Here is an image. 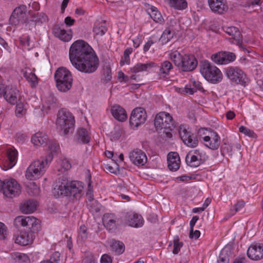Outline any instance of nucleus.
<instances>
[{
	"label": "nucleus",
	"mask_w": 263,
	"mask_h": 263,
	"mask_svg": "<svg viewBox=\"0 0 263 263\" xmlns=\"http://www.w3.org/2000/svg\"><path fill=\"white\" fill-rule=\"evenodd\" d=\"M173 68V66L171 62L168 61H164L161 63L158 76L160 78H165L167 76L170 71Z\"/></svg>",
	"instance_id": "nucleus-33"
},
{
	"label": "nucleus",
	"mask_w": 263,
	"mask_h": 263,
	"mask_svg": "<svg viewBox=\"0 0 263 263\" xmlns=\"http://www.w3.org/2000/svg\"><path fill=\"white\" fill-rule=\"evenodd\" d=\"M24 77L30 83L32 87H36L37 83V77L34 73L26 72L24 73Z\"/></svg>",
	"instance_id": "nucleus-42"
},
{
	"label": "nucleus",
	"mask_w": 263,
	"mask_h": 263,
	"mask_svg": "<svg viewBox=\"0 0 263 263\" xmlns=\"http://www.w3.org/2000/svg\"><path fill=\"white\" fill-rule=\"evenodd\" d=\"M60 258V253L59 252H54L51 257L52 261H49V263H58Z\"/></svg>",
	"instance_id": "nucleus-57"
},
{
	"label": "nucleus",
	"mask_w": 263,
	"mask_h": 263,
	"mask_svg": "<svg viewBox=\"0 0 263 263\" xmlns=\"http://www.w3.org/2000/svg\"><path fill=\"white\" fill-rule=\"evenodd\" d=\"M192 151L193 152L194 155H196V156H197V157H200L201 156V160L203 161H205V160L208 158V157L205 156V153L203 154V153L200 152L199 149H195Z\"/></svg>",
	"instance_id": "nucleus-58"
},
{
	"label": "nucleus",
	"mask_w": 263,
	"mask_h": 263,
	"mask_svg": "<svg viewBox=\"0 0 263 263\" xmlns=\"http://www.w3.org/2000/svg\"><path fill=\"white\" fill-rule=\"evenodd\" d=\"M247 255L249 258L254 260L263 258V244L251 245L248 249Z\"/></svg>",
	"instance_id": "nucleus-20"
},
{
	"label": "nucleus",
	"mask_w": 263,
	"mask_h": 263,
	"mask_svg": "<svg viewBox=\"0 0 263 263\" xmlns=\"http://www.w3.org/2000/svg\"><path fill=\"white\" fill-rule=\"evenodd\" d=\"M69 59L72 65L79 71L91 73L97 70L99 59L92 47L83 40H77L69 49Z\"/></svg>",
	"instance_id": "nucleus-1"
},
{
	"label": "nucleus",
	"mask_w": 263,
	"mask_h": 263,
	"mask_svg": "<svg viewBox=\"0 0 263 263\" xmlns=\"http://www.w3.org/2000/svg\"><path fill=\"white\" fill-rule=\"evenodd\" d=\"M245 204V202L243 200H239L238 201L237 203L234 205V209H231V211L233 212L234 211V213H232V214H234L236 212L239 211L240 209H241L242 208L244 207Z\"/></svg>",
	"instance_id": "nucleus-53"
},
{
	"label": "nucleus",
	"mask_w": 263,
	"mask_h": 263,
	"mask_svg": "<svg viewBox=\"0 0 263 263\" xmlns=\"http://www.w3.org/2000/svg\"><path fill=\"white\" fill-rule=\"evenodd\" d=\"M86 194L88 197V200L90 201L92 200H93L92 187L91 186L90 182L88 183V191H87Z\"/></svg>",
	"instance_id": "nucleus-62"
},
{
	"label": "nucleus",
	"mask_w": 263,
	"mask_h": 263,
	"mask_svg": "<svg viewBox=\"0 0 263 263\" xmlns=\"http://www.w3.org/2000/svg\"><path fill=\"white\" fill-rule=\"evenodd\" d=\"M48 145L50 151L48 155H52L53 158V155L57 154L60 150L59 144L55 140H51Z\"/></svg>",
	"instance_id": "nucleus-43"
},
{
	"label": "nucleus",
	"mask_w": 263,
	"mask_h": 263,
	"mask_svg": "<svg viewBox=\"0 0 263 263\" xmlns=\"http://www.w3.org/2000/svg\"><path fill=\"white\" fill-rule=\"evenodd\" d=\"M179 135L184 144L190 147H195L198 144V140L196 136L185 128H180Z\"/></svg>",
	"instance_id": "nucleus-16"
},
{
	"label": "nucleus",
	"mask_w": 263,
	"mask_h": 263,
	"mask_svg": "<svg viewBox=\"0 0 263 263\" xmlns=\"http://www.w3.org/2000/svg\"><path fill=\"white\" fill-rule=\"evenodd\" d=\"M200 72L203 77L212 84L220 83L223 75L220 69L208 60L201 61L199 64Z\"/></svg>",
	"instance_id": "nucleus-4"
},
{
	"label": "nucleus",
	"mask_w": 263,
	"mask_h": 263,
	"mask_svg": "<svg viewBox=\"0 0 263 263\" xmlns=\"http://www.w3.org/2000/svg\"><path fill=\"white\" fill-rule=\"evenodd\" d=\"M102 220L104 226L109 231H113L118 226L124 224L122 216L117 218L114 214H104Z\"/></svg>",
	"instance_id": "nucleus-15"
},
{
	"label": "nucleus",
	"mask_w": 263,
	"mask_h": 263,
	"mask_svg": "<svg viewBox=\"0 0 263 263\" xmlns=\"http://www.w3.org/2000/svg\"><path fill=\"white\" fill-rule=\"evenodd\" d=\"M239 132L244 134L246 136H248L249 137L252 138H255L256 136L253 131L243 126H241L239 128Z\"/></svg>",
	"instance_id": "nucleus-50"
},
{
	"label": "nucleus",
	"mask_w": 263,
	"mask_h": 263,
	"mask_svg": "<svg viewBox=\"0 0 263 263\" xmlns=\"http://www.w3.org/2000/svg\"><path fill=\"white\" fill-rule=\"evenodd\" d=\"M223 51H220L211 56L212 60L217 64H224V58Z\"/></svg>",
	"instance_id": "nucleus-44"
},
{
	"label": "nucleus",
	"mask_w": 263,
	"mask_h": 263,
	"mask_svg": "<svg viewBox=\"0 0 263 263\" xmlns=\"http://www.w3.org/2000/svg\"><path fill=\"white\" fill-rule=\"evenodd\" d=\"M170 57L174 64L182 71H192L197 67L198 65L196 58L192 54L182 55L176 50L172 51Z\"/></svg>",
	"instance_id": "nucleus-3"
},
{
	"label": "nucleus",
	"mask_w": 263,
	"mask_h": 263,
	"mask_svg": "<svg viewBox=\"0 0 263 263\" xmlns=\"http://www.w3.org/2000/svg\"><path fill=\"white\" fill-rule=\"evenodd\" d=\"M124 224L134 228L141 227L143 225L144 220L141 215L134 212H127L122 216Z\"/></svg>",
	"instance_id": "nucleus-14"
},
{
	"label": "nucleus",
	"mask_w": 263,
	"mask_h": 263,
	"mask_svg": "<svg viewBox=\"0 0 263 263\" xmlns=\"http://www.w3.org/2000/svg\"><path fill=\"white\" fill-rule=\"evenodd\" d=\"M107 31L106 22L103 20H97L95 23L92 29V32L95 36H102Z\"/></svg>",
	"instance_id": "nucleus-29"
},
{
	"label": "nucleus",
	"mask_w": 263,
	"mask_h": 263,
	"mask_svg": "<svg viewBox=\"0 0 263 263\" xmlns=\"http://www.w3.org/2000/svg\"><path fill=\"white\" fill-rule=\"evenodd\" d=\"M129 158L132 163L137 166L144 165L147 160L145 153L138 148L134 149L129 153Z\"/></svg>",
	"instance_id": "nucleus-18"
},
{
	"label": "nucleus",
	"mask_w": 263,
	"mask_h": 263,
	"mask_svg": "<svg viewBox=\"0 0 263 263\" xmlns=\"http://www.w3.org/2000/svg\"><path fill=\"white\" fill-rule=\"evenodd\" d=\"M50 141L47 135L42 133H36L31 138L32 143L36 146L47 145Z\"/></svg>",
	"instance_id": "nucleus-30"
},
{
	"label": "nucleus",
	"mask_w": 263,
	"mask_h": 263,
	"mask_svg": "<svg viewBox=\"0 0 263 263\" xmlns=\"http://www.w3.org/2000/svg\"><path fill=\"white\" fill-rule=\"evenodd\" d=\"M62 167L65 170L67 171L71 168V164L69 161L66 159H64L61 163Z\"/></svg>",
	"instance_id": "nucleus-61"
},
{
	"label": "nucleus",
	"mask_w": 263,
	"mask_h": 263,
	"mask_svg": "<svg viewBox=\"0 0 263 263\" xmlns=\"http://www.w3.org/2000/svg\"><path fill=\"white\" fill-rule=\"evenodd\" d=\"M75 22V20L72 18L70 16H67L64 20L65 24L69 26L73 25Z\"/></svg>",
	"instance_id": "nucleus-64"
},
{
	"label": "nucleus",
	"mask_w": 263,
	"mask_h": 263,
	"mask_svg": "<svg viewBox=\"0 0 263 263\" xmlns=\"http://www.w3.org/2000/svg\"><path fill=\"white\" fill-rule=\"evenodd\" d=\"M111 248L112 250L117 254H122L125 250L124 243L119 240H112Z\"/></svg>",
	"instance_id": "nucleus-40"
},
{
	"label": "nucleus",
	"mask_w": 263,
	"mask_h": 263,
	"mask_svg": "<svg viewBox=\"0 0 263 263\" xmlns=\"http://www.w3.org/2000/svg\"><path fill=\"white\" fill-rule=\"evenodd\" d=\"M54 79L58 89L61 92H67L72 87V77L70 72L64 67H60L54 73Z\"/></svg>",
	"instance_id": "nucleus-8"
},
{
	"label": "nucleus",
	"mask_w": 263,
	"mask_h": 263,
	"mask_svg": "<svg viewBox=\"0 0 263 263\" xmlns=\"http://www.w3.org/2000/svg\"><path fill=\"white\" fill-rule=\"evenodd\" d=\"M197 157L192 151L189 152L185 157L186 164L191 167L198 166L203 161L201 160V156L200 157Z\"/></svg>",
	"instance_id": "nucleus-32"
},
{
	"label": "nucleus",
	"mask_w": 263,
	"mask_h": 263,
	"mask_svg": "<svg viewBox=\"0 0 263 263\" xmlns=\"http://www.w3.org/2000/svg\"><path fill=\"white\" fill-rule=\"evenodd\" d=\"M112 258L107 254H103L100 260V263H112Z\"/></svg>",
	"instance_id": "nucleus-56"
},
{
	"label": "nucleus",
	"mask_w": 263,
	"mask_h": 263,
	"mask_svg": "<svg viewBox=\"0 0 263 263\" xmlns=\"http://www.w3.org/2000/svg\"><path fill=\"white\" fill-rule=\"evenodd\" d=\"M0 192L7 197L13 198L20 194L21 186L15 179L5 180L0 182Z\"/></svg>",
	"instance_id": "nucleus-10"
},
{
	"label": "nucleus",
	"mask_w": 263,
	"mask_h": 263,
	"mask_svg": "<svg viewBox=\"0 0 263 263\" xmlns=\"http://www.w3.org/2000/svg\"><path fill=\"white\" fill-rule=\"evenodd\" d=\"M52 160V155H48L41 160H37L32 162L27 168L26 177L30 180L36 179L42 176Z\"/></svg>",
	"instance_id": "nucleus-6"
},
{
	"label": "nucleus",
	"mask_w": 263,
	"mask_h": 263,
	"mask_svg": "<svg viewBox=\"0 0 263 263\" xmlns=\"http://www.w3.org/2000/svg\"><path fill=\"white\" fill-rule=\"evenodd\" d=\"M203 140L206 142L205 145L212 150L217 149L220 144V137L214 131L211 132L210 136H204Z\"/></svg>",
	"instance_id": "nucleus-19"
},
{
	"label": "nucleus",
	"mask_w": 263,
	"mask_h": 263,
	"mask_svg": "<svg viewBox=\"0 0 263 263\" xmlns=\"http://www.w3.org/2000/svg\"><path fill=\"white\" fill-rule=\"evenodd\" d=\"M177 25L176 20H173L170 21V25L165 29L162 34L159 41L162 44H165L168 43L173 37L174 34L176 33V29L174 28V26Z\"/></svg>",
	"instance_id": "nucleus-23"
},
{
	"label": "nucleus",
	"mask_w": 263,
	"mask_h": 263,
	"mask_svg": "<svg viewBox=\"0 0 263 263\" xmlns=\"http://www.w3.org/2000/svg\"><path fill=\"white\" fill-rule=\"evenodd\" d=\"M232 146L229 144L224 142L221 147V152L222 155H224L225 153L228 154L230 156H232Z\"/></svg>",
	"instance_id": "nucleus-49"
},
{
	"label": "nucleus",
	"mask_w": 263,
	"mask_h": 263,
	"mask_svg": "<svg viewBox=\"0 0 263 263\" xmlns=\"http://www.w3.org/2000/svg\"><path fill=\"white\" fill-rule=\"evenodd\" d=\"M171 7L178 10L185 9L187 7V3L186 0H168Z\"/></svg>",
	"instance_id": "nucleus-38"
},
{
	"label": "nucleus",
	"mask_w": 263,
	"mask_h": 263,
	"mask_svg": "<svg viewBox=\"0 0 263 263\" xmlns=\"http://www.w3.org/2000/svg\"><path fill=\"white\" fill-rule=\"evenodd\" d=\"M52 33L54 36L59 37L61 40L64 42H68L72 38L71 30H70L68 33L64 29L60 27L59 25H56L53 27Z\"/></svg>",
	"instance_id": "nucleus-26"
},
{
	"label": "nucleus",
	"mask_w": 263,
	"mask_h": 263,
	"mask_svg": "<svg viewBox=\"0 0 263 263\" xmlns=\"http://www.w3.org/2000/svg\"><path fill=\"white\" fill-rule=\"evenodd\" d=\"M86 231L87 229L84 225L80 227L79 234L81 235L82 239H86L87 238Z\"/></svg>",
	"instance_id": "nucleus-60"
},
{
	"label": "nucleus",
	"mask_w": 263,
	"mask_h": 263,
	"mask_svg": "<svg viewBox=\"0 0 263 263\" xmlns=\"http://www.w3.org/2000/svg\"><path fill=\"white\" fill-rule=\"evenodd\" d=\"M14 225L17 228L26 227L34 233H37L41 229L40 221L33 216H17L14 219Z\"/></svg>",
	"instance_id": "nucleus-9"
},
{
	"label": "nucleus",
	"mask_w": 263,
	"mask_h": 263,
	"mask_svg": "<svg viewBox=\"0 0 263 263\" xmlns=\"http://www.w3.org/2000/svg\"><path fill=\"white\" fill-rule=\"evenodd\" d=\"M209 6L212 12L222 14L227 9L226 0H208Z\"/></svg>",
	"instance_id": "nucleus-24"
},
{
	"label": "nucleus",
	"mask_w": 263,
	"mask_h": 263,
	"mask_svg": "<svg viewBox=\"0 0 263 263\" xmlns=\"http://www.w3.org/2000/svg\"><path fill=\"white\" fill-rule=\"evenodd\" d=\"M223 30L228 34L232 36V38L235 41L236 44L242 50L246 51L248 52H249L242 44V35L237 27L234 26L227 27L223 28Z\"/></svg>",
	"instance_id": "nucleus-17"
},
{
	"label": "nucleus",
	"mask_w": 263,
	"mask_h": 263,
	"mask_svg": "<svg viewBox=\"0 0 263 263\" xmlns=\"http://www.w3.org/2000/svg\"><path fill=\"white\" fill-rule=\"evenodd\" d=\"M111 112L113 117L120 122L125 121L127 118L125 110L119 105H114L111 108Z\"/></svg>",
	"instance_id": "nucleus-28"
},
{
	"label": "nucleus",
	"mask_w": 263,
	"mask_h": 263,
	"mask_svg": "<svg viewBox=\"0 0 263 263\" xmlns=\"http://www.w3.org/2000/svg\"><path fill=\"white\" fill-rule=\"evenodd\" d=\"M7 234V228L4 223L0 222V239L5 240Z\"/></svg>",
	"instance_id": "nucleus-51"
},
{
	"label": "nucleus",
	"mask_w": 263,
	"mask_h": 263,
	"mask_svg": "<svg viewBox=\"0 0 263 263\" xmlns=\"http://www.w3.org/2000/svg\"><path fill=\"white\" fill-rule=\"evenodd\" d=\"M224 58V64H227L234 61L236 59L235 53L230 52L223 51Z\"/></svg>",
	"instance_id": "nucleus-48"
},
{
	"label": "nucleus",
	"mask_w": 263,
	"mask_h": 263,
	"mask_svg": "<svg viewBox=\"0 0 263 263\" xmlns=\"http://www.w3.org/2000/svg\"><path fill=\"white\" fill-rule=\"evenodd\" d=\"M227 77L233 83L245 86L248 78L244 71L238 67L229 66L225 69Z\"/></svg>",
	"instance_id": "nucleus-11"
},
{
	"label": "nucleus",
	"mask_w": 263,
	"mask_h": 263,
	"mask_svg": "<svg viewBox=\"0 0 263 263\" xmlns=\"http://www.w3.org/2000/svg\"><path fill=\"white\" fill-rule=\"evenodd\" d=\"M24 24H26V27L30 30L34 29L36 26L37 25L36 23L34 21V20L32 18V17H31V19L30 20H28L27 18L26 22H25Z\"/></svg>",
	"instance_id": "nucleus-52"
},
{
	"label": "nucleus",
	"mask_w": 263,
	"mask_h": 263,
	"mask_svg": "<svg viewBox=\"0 0 263 263\" xmlns=\"http://www.w3.org/2000/svg\"><path fill=\"white\" fill-rule=\"evenodd\" d=\"M37 25H40L48 21L47 16L44 13H37L32 16Z\"/></svg>",
	"instance_id": "nucleus-41"
},
{
	"label": "nucleus",
	"mask_w": 263,
	"mask_h": 263,
	"mask_svg": "<svg viewBox=\"0 0 263 263\" xmlns=\"http://www.w3.org/2000/svg\"><path fill=\"white\" fill-rule=\"evenodd\" d=\"M82 263H97L94 256L90 254L86 256L83 260Z\"/></svg>",
	"instance_id": "nucleus-55"
},
{
	"label": "nucleus",
	"mask_w": 263,
	"mask_h": 263,
	"mask_svg": "<svg viewBox=\"0 0 263 263\" xmlns=\"http://www.w3.org/2000/svg\"><path fill=\"white\" fill-rule=\"evenodd\" d=\"M59 103L57 99L54 96L52 93H49L45 98L43 104V108L44 109L48 110H54L59 107Z\"/></svg>",
	"instance_id": "nucleus-27"
},
{
	"label": "nucleus",
	"mask_w": 263,
	"mask_h": 263,
	"mask_svg": "<svg viewBox=\"0 0 263 263\" xmlns=\"http://www.w3.org/2000/svg\"><path fill=\"white\" fill-rule=\"evenodd\" d=\"M35 233L30 231V230H25V231H22L19 235L15 239L16 243L21 246H26L31 243L34 237Z\"/></svg>",
	"instance_id": "nucleus-21"
},
{
	"label": "nucleus",
	"mask_w": 263,
	"mask_h": 263,
	"mask_svg": "<svg viewBox=\"0 0 263 263\" xmlns=\"http://www.w3.org/2000/svg\"><path fill=\"white\" fill-rule=\"evenodd\" d=\"M26 12L27 7L25 5H21L16 8L10 17V24L14 26L24 24L27 20Z\"/></svg>",
	"instance_id": "nucleus-13"
},
{
	"label": "nucleus",
	"mask_w": 263,
	"mask_h": 263,
	"mask_svg": "<svg viewBox=\"0 0 263 263\" xmlns=\"http://www.w3.org/2000/svg\"><path fill=\"white\" fill-rule=\"evenodd\" d=\"M156 66V64L152 62L145 64L137 63L133 68H130V71L132 73H136L143 71H147L152 67Z\"/></svg>",
	"instance_id": "nucleus-34"
},
{
	"label": "nucleus",
	"mask_w": 263,
	"mask_h": 263,
	"mask_svg": "<svg viewBox=\"0 0 263 263\" xmlns=\"http://www.w3.org/2000/svg\"><path fill=\"white\" fill-rule=\"evenodd\" d=\"M147 115L142 107H137L133 110L129 118V125L133 129H137L146 121Z\"/></svg>",
	"instance_id": "nucleus-12"
},
{
	"label": "nucleus",
	"mask_w": 263,
	"mask_h": 263,
	"mask_svg": "<svg viewBox=\"0 0 263 263\" xmlns=\"http://www.w3.org/2000/svg\"><path fill=\"white\" fill-rule=\"evenodd\" d=\"M154 124L157 130L163 129V133L167 138L172 137L171 132L176 126L173 117L169 113L164 111L158 113L155 117Z\"/></svg>",
	"instance_id": "nucleus-7"
},
{
	"label": "nucleus",
	"mask_w": 263,
	"mask_h": 263,
	"mask_svg": "<svg viewBox=\"0 0 263 263\" xmlns=\"http://www.w3.org/2000/svg\"><path fill=\"white\" fill-rule=\"evenodd\" d=\"M200 235V232L198 230H195L194 231V229H193V231L191 232V229L190 230L189 237L190 238H194L195 239H198Z\"/></svg>",
	"instance_id": "nucleus-59"
},
{
	"label": "nucleus",
	"mask_w": 263,
	"mask_h": 263,
	"mask_svg": "<svg viewBox=\"0 0 263 263\" xmlns=\"http://www.w3.org/2000/svg\"><path fill=\"white\" fill-rule=\"evenodd\" d=\"M133 52V49L132 48H127L124 52V62L127 64L129 63V54Z\"/></svg>",
	"instance_id": "nucleus-54"
},
{
	"label": "nucleus",
	"mask_w": 263,
	"mask_h": 263,
	"mask_svg": "<svg viewBox=\"0 0 263 263\" xmlns=\"http://www.w3.org/2000/svg\"><path fill=\"white\" fill-rule=\"evenodd\" d=\"M104 78L103 80L105 83L109 82L112 79V74L111 68L109 66H106L103 69Z\"/></svg>",
	"instance_id": "nucleus-46"
},
{
	"label": "nucleus",
	"mask_w": 263,
	"mask_h": 263,
	"mask_svg": "<svg viewBox=\"0 0 263 263\" xmlns=\"http://www.w3.org/2000/svg\"><path fill=\"white\" fill-rule=\"evenodd\" d=\"M173 246L174 248L173 250V253L177 254L180 251V248L183 246V242L179 241V238L178 236H175L173 239Z\"/></svg>",
	"instance_id": "nucleus-45"
},
{
	"label": "nucleus",
	"mask_w": 263,
	"mask_h": 263,
	"mask_svg": "<svg viewBox=\"0 0 263 263\" xmlns=\"http://www.w3.org/2000/svg\"><path fill=\"white\" fill-rule=\"evenodd\" d=\"M193 86H194L196 90H198L202 92L204 91V90L203 87L202 86L201 82H200L199 81H194L193 82Z\"/></svg>",
	"instance_id": "nucleus-63"
},
{
	"label": "nucleus",
	"mask_w": 263,
	"mask_h": 263,
	"mask_svg": "<svg viewBox=\"0 0 263 263\" xmlns=\"http://www.w3.org/2000/svg\"><path fill=\"white\" fill-rule=\"evenodd\" d=\"M19 91L17 88L12 85H7L5 87V99L9 103L14 105L17 102V97Z\"/></svg>",
	"instance_id": "nucleus-22"
},
{
	"label": "nucleus",
	"mask_w": 263,
	"mask_h": 263,
	"mask_svg": "<svg viewBox=\"0 0 263 263\" xmlns=\"http://www.w3.org/2000/svg\"><path fill=\"white\" fill-rule=\"evenodd\" d=\"M168 168L170 171H176L180 167V160L177 152H171L167 155Z\"/></svg>",
	"instance_id": "nucleus-25"
},
{
	"label": "nucleus",
	"mask_w": 263,
	"mask_h": 263,
	"mask_svg": "<svg viewBox=\"0 0 263 263\" xmlns=\"http://www.w3.org/2000/svg\"><path fill=\"white\" fill-rule=\"evenodd\" d=\"M8 159V168H11L16 162L17 159V152L16 149H8L7 152Z\"/></svg>",
	"instance_id": "nucleus-37"
},
{
	"label": "nucleus",
	"mask_w": 263,
	"mask_h": 263,
	"mask_svg": "<svg viewBox=\"0 0 263 263\" xmlns=\"http://www.w3.org/2000/svg\"><path fill=\"white\" fill-rule=\"evenodd\" d=\"M151 11L148 12L151 18L156 23L160 24L164 22V19L160 12L156 8L152 7L150 9Z\"/></svg>",
	"instance_id": "nucleus-39"
},
{
	"label": "nucleus",
	"mask_w": 263,
	"mask_h": 263,
	"mask_svg": "<svg viewBox=\"0 0 263 263\" xmlns=\"http://www.w3.org/2000/svg\"><path fill=\"white\" fill-rule=\"evenodd\" d=\"M231 254V248L230 247H226L220 251L219 256L217 259L218 263H229L230 256Z\"/></svg>",
	"instance_id": "nucleus-36"
},
{
	"label": "nucleus",
	"mask_w": 263,
	"mask_h": 263,
	"mask_svg": "<svg viewBox=\"0 0 263 263\" xmlns=\"http://www.w3.org/2000/svg\"><path fill=\"white\" fill-rule=\"evenodd\" d=\"M26 110L25 105L22 102L17 103L15 107V114L17 117H22L26 114Z\"/></svg>",
	"instance_id": "nucleus-47"
},
{
	"label": "nucleus",
	"mask_w": 263,
	"mask_h": 263,
	"mask_svg": "<svg viewBox=\"0 0 263 263\" xmlns=\"http://www.w3.org/2000/svg\"><path fill=\"white\" fill-rule=\"evenodd\" d=\"M74 116L66 109L62 108L57 114L56 125L57 129L63 135L72 133L74 126Z\"/></svg>",
	"instance_id": "nucleus-5"
},
{
	"label": "nucleus",
	"mask_w": 263,
	"mask_h": 263,
	"mask_svg": "<svg viewBox=\"0 0 263 263\" xmlns=\"http://www.w3.org/2000/svg\"><path fill=\"white\" fill-rule=\"evenodd\" d=\"M36 203L33 200H29L22 204L20 210L24 213H30L36 210Z\"/></svg>",
	"instance_id": "nucleus-35"
},
{
	"label": "nucleus",
	"mask_w": 263,
	"mask_h": 263,
	"mask_svg": "<svg viewBox=\"0 0 263 263\" xmlns=\"http://www.w3.org/2000/svg\"><path fill=\"white\" fill-rule=\"evenodd\" d=\"M82 182L70 181L65 177L59 179L55 186L61 195L73 197L76 199L80 198L83 189Z\"/></svg>",
	"instance_id": "nucleus-2"
},
{
	"label": "nucleus",
	"mask_w": 263,
	"mask_h": 263,
	"mask_svg": "<svg viewBox=\"0 0 263 263\" xmlns=\"http://www.w3.org/2000/svg\"><path fill=\"white\" fill-rule=\"evenodd\" d=\"M90 137L87 130L84 128H79L77 132L76 140L78 143H88L90 141Z\"/></svg>",
	"instance_id": "nucleus-31"
}]
</instances>
